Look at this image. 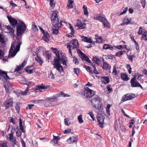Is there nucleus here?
<instances>
[{
  "mask_svg": "<svg viewBox=\"0 0 147 147\" xmlns=\"http://www.w3.org/2000/svg\"><path fill=\"white\" fill-rule=\"evenodd\" d=\"M49 100L51 101H58V98L55 97H54L49 98Z\"/></svg>",
  "mask_w": 147,
  "mask_h": 147,
  "instance_id": "46",
  "label": "nucleus"
},
{
  "mask_svg": "<svg viewBox=\"0 0 147 147\" xmlns=\"http://www.w3.org/2000/svg\"><path fill=\"white\" fill-rule=\"evenodd\" d=\"M88 114L90 115L92 119H95L94 117V114L92 112H90Z\"/></svg>",
  "mask_w": 147,
  "mask_h": 147,
  "instance_id": "64",
  "label": "nucleus"
},
{
  "mask_svg": "<svg viewBox=\"0 0 147 147\" xmlns=\"http://www.w3.org/2000/svg\"><path fill=\"white\" fill-rule=\"evenodd\" d=\"M127 8L126 7L124 9V10L121 13H120V15H122L125 14L127 11Z\"/></svg>",
  "mask_w": 147,
  "mask_h": 147,
  "instance_id": "60",
  "label": "nucleus"
},
{
  "mask_svg": "<svg viewBox=\"0 0 147 147\" xmlns=\"http://www.w3.org/2000/svg\"><path fill=\"white\" fill-rule=\"evenodd\" d=\"M84 67L91 74L92 73L91 72L92 69L91 67L85 65Z\"/></svg>",
  "mask_w": 147,
  "mask_h": 147,
  "instance_id": "36",
  "label": "nucleus"
},
{
  "mask_svg": "<svg viewBox=\"0 0 147 147\" xmlns=\"http://www.w3.org/2000/svg\"><path fill=\"white\" fill-rule=\"evenodd\" d=\"M19 126L21 131L23 133L25 132V130L24 129V126L22 125V120H20Z\"/></svg>",
  "mask_w": 147,
  "mask_h": 147,
  "instance_id": "26",
  "label": "nucleus"
},
{
  "mask_svg": "<svg viewBox=\"0 0 147 147\" xmlns=\"http://www.w3.org/2000/svg\"><path fill=\"white\" fill-rule=\"evenodd\" d=\"M79 43L78 40L76 39H73L71 41L69 44L67 45V47L69 48V53L71 55L70 57H72L71 50L74 49L75 48H77L78 47Z\"/></svg>",
  "mask_w": 147,
  "mask_h": 147,
  "instance_id": "5",
  "label": "nucleus"
},
{
  "mask_svg": "<svg viewBox=\"0 0 147 147\" xmlns=\"http://www.w3.org/2000/svg\"><path fill=\"white\" fill-rule=\"evenodd\" d=\"M110 67L109 66L108 63L105 62H103V66L102 67L103 69L107 70L108 69H109L110 68Z\"/></svg>",
  "mask_w": 147,
  "mask_h": 147,
  "instance_id": "22",
  "label": "nucleus"
},
{
  "mask_svg": "<svg viewBox=\"0 0 147 147\" xmlns=\"http://www.w3.org/2000/svg\"><path fill=\"white\" fill-rule=\"evenodd\" d=\"M60 139V138L59 136H53V138L51 142H53L55 144H57Z\"/></svg>",
  "mask_w": 147,
  "mask_h": 147,
  "instance_id": "21",
  "label": "nucleus"
},
{
  "mask_svg": "<svg viewBox=\"0 0 147 147\" xmlns=\"http://www.w3.org/2000/svg\"><path fill=\"white\" fill-rule=\"evenodd\" d=\"M61 96L63 97H68L69 96L67 94H65L61 91L59 93V95L58 96Z\"/></svg>",
  "mask_w": 147,
  "mask_h": 147,
  "instance_id": "45",
  "label": "nucleus"
},
{
  "mask_svg": "<svg viewBox=\"0 0 147 147\" xmlns=\"http://www.w3.org/2000/svg\"><path fill=\"white\" fill-rule=\"evenodd\" d=\"M0 42L2 43L3 44L5 43V41L4 39V36L3 35L1 34L0 33Z\"/></svg>",
  "mask_w": 147,
  "mask_h": 147,
  "instance_id": "39",
  "label": "nucleus"
},
{
  "mask_svg": "<svg viewBox=\"0 0 147 147\" xmlns=\"http://www.w3.org/2000/svg\"><path fill=\"white\" fill-rule=\"evenodd\" d=\"M95 20H98L100 21L103 22L106 19L104 17L100 15H97L96 17H94Z\"/></svg>",
  "mask_w": 147,
  "mask_h": 147,
  "instance_id": "19",
  "label": "nucleus"
},
{
  "mask_svg": "<svg viewBox=\"0 0 147 147\" xmlns=\"http://www.w3.org/2000/svg\"><path fill=\"white\" fill-rule=\"evenodd\" d=\"M12 141V145L13 146H14L16 144V139H13V140H11Z\"/></svg>",
  "mask_w": 147,
  "mask_h": 147,
  "instance_id": "58",
  "label": "nucleus"
},
{
  "mask_svg": "<svg viewBox=\"0 0 147 147\" xmlns=\"http://www.w3.org/2000/svg\"><path fill=\"white\" fill-rule=\"evenodd\" d=\"M127 68L128 70L129 74H131V68L129 64H128L127 65Z\"/></svg>",
  "mask_w": 147,
  "mask_h": 147,
  "instance_id": "48",
  "label": "nucleus"
},
{
  "mask_svg": "<svg viewBox=\"0 0 147 147\" xmlns=\"http://www.w3.org/2000/svg\"><path fill=\"white\" fill-rule=\"evenodd\" d=\"M73 61L74 63L75 64H78L79 63V61L78 59L76 57L74 56L73 57Z\"/></svg>",
  "mask_w": 147,
  "mask_h": 147,
  "instance_id": "44",
  "label": "nucleus"
},
{
  "mask_svg": "<svg viewBox=\"0 0 147 147\" xmlns=\"http://www.w3.org/2000/svg\"><path fill=\"white\" fill-rule=\"evenodd\" d=\"M103 23L105 27L109 28L110 27L109 24L106 20Z\"/></svg>",
  "mask_w": 147,
  "mask_h": 147,
  "instance_id": "38",
  "label": "nucleus"
},
{
  "mask_svg": "<svg viewBox=\"0 0 147 147\" xmlns=\"http://www.w3.org/2000/svg\"><path fill=\"white\" fill-rule=\"evenodd\" d=\"M102 41V39L100 37H99L97 38L96 41L97 42L100 43Z\"/></svg>",
  "mask_w": 147,
  "mask_h": 147,
  "instance_id": "59",
  "label": "nucleus"
},
{
  "mask_svg": "<svg viewBox=\"0 0 147 147\" xmlns=\"http://www.w3.org/2000/svg\"><path fill=\"white\" fill-rule=\"evenodd\" d=\"M84 94V96L87 98L91 97L94 95V91L87 87L85 88Z\"/></svg>",
  "mask_w": 147,
  "mask_h": 147,
  "instance_id": "7",
  "label": "nucleus"
},
{
  "mask_svg": "<svg viewBox=\"0 0 147 147\" xmlns=\"http://www.w3.org/2000/svg\"><path fill=\"white\" fill-rule=\"evenodd\" d=\"M32 30L35 32L38 31V30L37 26L36 25H35V24L33 25L32 26Z\"/></svg>",
  "mask_w": 147,
  "mask_h": 147,
  "instance_id": "49",
  "label": "nucleus"
},
{
  "mask_svg": "<svg viewBox=\"0 0 147 147\" xmlns=\"http://www.w3.org/2000/svg\"><path fill=\"white\" fill-rule=\"evenodd\" d=\"M98 122V125L101 128L104 127V120H97Z\"/></svg>",
  "mask_w": 147,
  "mask_h": 147,
  "instance_id": "27",
  "label": "nucleus"
},
{
  "mask_svg": "<svg viewBox=\"0 0 147 147\" xmlns=\"http://www.w3.org/2000/svg\"><path fill=\"white\" fill-rule=\"evenodd\" d=\"M7 18L10 24L13 26L14 27V28H15V26L17 25V24L18 23V21L15 18L11 16H7Z\"/></svg>",
  "mask_w": 147,
  "mask_h": 147,
  "instance_id": "9",
  "label": "nucleus"
},
{
  "mask_svg": "<svg viewBox=\"0 0 147 147\" xmlns=\"http://www.w3.org/2000/svg\"><path fill=\"white\" fill-rule=\"evenodd\" d=\"M135 97V95L133 94H127L125 95L124 96L122 97V100L123 101L130 100L134 98Z\"/></svg>",
  "mask_w": 147,
  "mask_h": 147,
  "instance_id": "12",
  "label": "nucleus"
},
{
  "mask_svg": "<svg viewBox=\"0 0 147 147\" xmlns=\"http://www.w3.org/2000/svg\"><path fill=\"white\" fill-rule=\"evenodd\" d=\"M73 1L72 0L68 1L67 7L68 8L71 9L73 8Z\"/></svg>",
  "mask_w": 147,
  "mask_h": 147,
  "instance_id": "25",
  "label": "nucleus"
},
{
  "mask_svg": "<svg viewBox=\"0 0 147 147\" xmlns=\"http://www.w3.org/2000/svg\"><path fill=\"white\" fill-rule=\"evenodd\" d=\"M17 35L19 36H20L26 30V26L24 24L23 22L19 23L17 27Z\"/></svg>",
  "mask_w": 147,
  "mask_h": 147,
  "instance_id": "6",
  "label": "nucleus"
},
{
  "mask_svg": "<svg viewBox=\"0 0 147 147\" xmlns=\"http://www.w3.org/2000/svg\"><path fill=\"white\" fill-rule=\"evenodd\" d=\"M82 40L85 41V42L89 43H91L92 42L91 41L92 40L90 38H88L87 37L84 36H82Z\"/></svg>",
  "mask_w": 147,
  "mask_h": 147,
  "instance_id": "24",
  "label": "nucleus"
},
{
  "mask_svg": "<svg viewBox=\"0 0 147 147\" xmlns=\"http://www.w3.org/2000/svg\"><path fill=\"white\" fill-rule=\"evenodd\" d=\"M21 42L15 41L11 45L8 56V58H12L14 57L19 51Z\"/></svg>",
  "mask_w": 147,
  "mask_h": 147,
  "instance_id": "3",
  "label": "nucleus"
},
{
  "mask_svg": "<svg viewBox=\"0 0 147 147\" xmlns=\"http://www.w3.org/2000/svg\"><path fill=\"white\" fill-rule=\"evenodd\" d=\"M82 60H85L89 63H91V61L89 59L88 57L85 56L84 57L83 59Z\"/></svg>",
  "mask_w": 147,
  "mask_h": 147,
  "instance_id": "47",
  "label": "nucleus"
},
{
  "mask_svg": "<svg viewBox=\"0 0 147 147\" xmlns=\"http://www.w3.org/2000/svg\"><path fill=\"white\" fill-rule=\"evenodd\" d=\"M119 73V71L117 70L116 69V65H115L113 67V70L112 74L114 75H116Z\"/></svg>",
  "mask_w": 147,
  "mask_h": 147,
  "instance_id": "31",
  "label": "nucleus"
},
{
  "mask_svg": "<svg viewBox=\"0 0 147 147\" xmlns=\"http://www.w3.org/2000/svg\"><path fill=\"white\" fill-rule=\"evenodd\" d=\"M13 103V100L11 98L7 99L3 103V106L7 109L11 107Z\"/></svg>",
  "mask_w": 147,
  "mask_h": 147,
  "instance_id": "10",
  "label": "nucleus"
},
{
  "mask_svg": "<svg viewBox=\"0 0 147 147\" xmlns=\"http://www.w3.org/2000/svg\"><path fill=\"white\" fill-rule=\"evenodd\" d=\"M0 75L3 77L5 79H9L8 76L7 75V72L0 69Z\"/></svg>",
  "mask_w": 147,
  "mask_h": 147,
  "instance_id": "17",
  "label": "nucleus"
},
{
  "mask_svg": "<svg viewBox=\"0 0 147 147\" xmlns=\"http://www.w3.org/2000/svg\"><path fill=\"white\" fill-rule=\"evenodd\" d=\"M0 147H8L7 142H0Z\"/></svg>",
  "mask_w": 147,
  "mask_h": 147,
  "instance_id": "37",
  "label": "nucleus"
},
{
  "mask_svg": "<svg viewBox=\"0 0 147 147\" xmlns=\"http://www.w3.org/2000/svg\"><path fill=\"white\" fill-rule=\"evenodd\" d=\"M71 129L67 128V129L65 130L63 132V133L65 134H69L71 133Z\"/></svg>",
  "mask_w": 147,
  "mask_h": 147,
  "instance_id": "52",
  "label": "nucleus"
},
{
  "mask_svg": "<svg viewBox=\"0 0 147 147\" xmlns=\"http://www.w3.org/2000/svg\"><path fill=\"white\" fill-rule=\"evenodd\" d=\"M15 109L17 110L18 112H19L20 109V106L18 104H16L15 107Z\"/></svg>",
  "mask_w": 147,
  "mask_h": 147,
  "instance_id": "55",
  "label": "nucleus"
},
{
  "mask_svg": "<svg viewBox=\"0 0 147 147\" xmlns=\"http://www.w3.org/2000/svg\"><path fill=\"white\" fill-rule=\"evenodd\" d=\"M74 73L78 76L80 72L79 69L78 68H74Z\"/></svg>",
  "mask_w": 147,
  "mask_h": 147,
  "instance_id": "43",
  "label": "nucleus"
},
{
  "mask_svg": "<svg viewBox=\"0 0 147 147\" xmlns=\"http://www.w3.org/2000/svg\"><path fill=\"white\" fill-rule=\"evenodd\" d=\"M7 30L9 31L10 33H12L13 35V37L15 36V35L14 34V30L13 28L11 27V26L8 25L6 26Z\"/></svg>",
  "mask_w": 147,
  "mask_h": 147,
  "instance_id": "20",
  "label": "nucleus"
},
{
  "mask_svg": "<svg viewBox=\"0 0 147 147\" xmlns=\"http://www.w3.org/2000/svg\"><path fill=\"white\" fill-rule=\"evenodd\" d=\"M141 39V40H144L145 41L147 40V31L145 32L144 33H143Z\"/></svg>",
  "mask_w": 147,
  "mask_h": 147,
  "instance_id": "29",
  "label": "nucleus"
},
{
  "mask_svg": "<svg viewBox=\"0 0 147 147\" xmlns=\"http://www.w3.org/2000/svg\"><path fill=\"white\" fill-rule=\"evenodd\" d=\"M49 78H50L51 79H55L54 75L53 74V73L52 71H51L50 74L49 75Z\"/></svg>",
  "mask_w": 147,
  "mask_h": 147,
  "instance_id": "50",
  "label": "nucleus"
},
{
  "mask_svg": "<svg viewBox=\"0 0 147 147\" xmlns=\"http://www.w3.org/2000/svg\"><path fill=\"white\" fill-rule=\"evenodd\" d=\"M45 86H37L35 87V89L36 90H40L41 89H46Z\"/></svg>",
  "mask_w": 147,
  "mask_h": 147,
  "instance_id": "35",
  "label": "nucleus"
},
{
  "mask_svg": "<svg viewBox=\"0 0 147 147\" xmlns=\"http://www.w3.org/2000/svg\"><path fill=\"white\" fill-rule=\"evenodd\" d=\"M31 67V66H28L27 68L25 69V70L26 72L28 73L29 74H32L33 73V71L34 69H29L30 67Z\"/></svg>",
  "mask_w": 147,
  "mask_h": 147,
  "instance_id": "33",
  "label": "nucleus"
},
{
  "mask_svg": "<svg viewBox=\"0 0 147 147\" xmlns=\"http://www.w3.org/2000/svg\"><path fill=\"white\" fill-rule=\"evenodd\" d=\"M125 52V51H122L120 52H119L116 53V55L117 56L120 57L121 55H122L123 53H124Z\"/></svg>",
  "mask_w": 147,
  "mask_h": 147,
  "instance_id": "54",
  "label": "nucleus"
},
{
  "mask_svg": "<svg viewBox=\"0 0 147 147\" xmlns=\"http://www.w3.org/2000/svg\"><path fill=\"white\" fill-rule=\"evenodd\" d=\"M26 63V61L25 60L23 61V62L22 63V64L20 65V66L22 67L23 68L24 66L25 65V64Z\"/></svg>",
  "mask_w": 147,
  "mask_h": 147,
  "instance_id": "62",
  "label": "nucleus"
},
{
  "mask_svg": "<svg viewBox=\"0 0 147 147\" xmlns=\"http://www.w3.org/2000/svg\"><path fill=\"white\" fill-rule=\"evenodd\" d=\"M101 82L104 84H107L109 82V78L106 76H103L101 77Z\"/></svg>",
  "mask_w": 147,
  "mask_h": 147,
  "instance_id": "15",
  "label": "nucleus"
},
{
  "mask_svg": "<svg viewBox=\"0 0 147 147\" xmlns=\"http://www.w3.org/2000/svg\"><path fill=\"white\" fill-rule=\"evenodd\" d=\"M4 87L5 88L6 92L8 93H9L12 90V84L7 80L4 83Z\"/></svg>",
  "mask_w": 147,
  "mask_h": 147,
  "instance_id": "8",
  "label": "nucleus"
},
{
  "mask_svg": "<svg viewBox=\"0 0 147 147\" xmlns=\"http://www.w3.org/2000/svg\"><path fill=\"white\" fill-rule=\"evenodd\" d=\"M121 78L123 81H127L129 80L127 75L125 74H122L121 75Z\"/></svg>",
  "mask_w": 147,
  "mask_h": 147,
  "instance_id": "23",
  "label": "nucleus"
},
{
  "mask_svg": "<svg viewBox=\"0 0 147 147\" xmlns=\"http://www.w3.org/2000/svg\"><path fill=\"white\" fill-rule=\"evenodd\" d=\"M22 68L20 66V65L17 66L16 67V68L13 71H11V73H14L16 71H18L21 70Z\"/></svg>",
  "mask_w": 147,
  "mask_h": 147,
  "instance_id": "34",
  "label": "nucleus"
},
{
  "mask_svg": "<svg viewBox=\"0 0 147 147\" xmlns=\"http://www.w3.org/2000/svg\"><path fill=\"white\" fill-rule=\"evenodd\" d=\"M130 19L129 18H125L123 20L124 24H125V25H127L130 22Z\"/></svg>",
  "mask_w": 147,
  "mask_h": 147,
  "instance_id": "40",
  "label": "nucleus"
},
{
  "mask_svg": "<svg viewBox=\"0 0 147 147\" xmlns=\"http://www.w3.org/2000/svg\"><path fill=\"white\" fill-rule=\"evenodd\" d=\"M103 48L105 49H109L111 51H113V47L112 46L110 45L105 44L103 47Z\"/></svg>",
  "mask_w": 147,
  "mask_h": 147,
  "instance_id": "18",
  "label": "nucleus"
},
{
  "mask_svg": "<svg viewBox=\"0 0 147 147\" xmlns=\"http://www.w3.org/2000/svg\"><path fill=\"white\" fill-rule=\"evenodd\" d=\"M76 26L78 27V28L80 29H84L86 28V24L82 23L80 20L79 19L78 20Z\"/></svg>",
  "mask_w": 147,
  "mask_h": 147,
  "instance_id": "13",
  "label": "nucleus"
},
{
  "mask_svg": "<svg viewBox=\"0 0 147 147\" xmlns=\"http://www.w3.org/2000/svg\"><path fill=\"white\" fill-rule=\"evenodd\" d=\"M101 101L100 97L96 95H95L91 100L92 105L96 109L99 110L102 108V104L101 103Z\"/></svg>",
  "mask_w": 147,
  "mask_h": 147,
  "instance_id": "4",
  "label": "nucleus"
},
{
  "mask_svg": "<svg viewBox=\"0 0 147 147\" xmlns=\"http://www.w3.org/2000/svg\"><path fill=\"white\" fill-rule=\"evenodd\" d=\"M51 49L54 50V52L55 55V57L54 59L55 63L53 64L54 65V67L56 68L59 72H61L63 71V69L61 63L67 66L66 63L67 59L65 56H63L62 58H60L58 51L53 48H51Z\"/></svg>",
  "mask_w": 147,
  "mask_h": 147,
  "instance_id": "1",
  "label": "nucleus"
},
{
  "mask_svg": "<svg viewBox=\"0 0 147 147\" xmlns=\"http://www.w3.org/2000/svg\"><path fill=\"white\" fill-rule=\"evenodd\" d=\"M134 57H135L134 55H130L128 56V58L130 61L132 62L133 60V58Z\"/></svg>",
  "mask_w": 147,
  "mask_h": 147,
  "instance_id": "51",
  "label": "nucleus"
},
{
  "mask_svg": "<svg viewBox=\"0 0 147 147\" xmlns=\"http://www.w3.org/2000/svg\"><path fill=\"white\" fill-rule=\"evenodd\" d=\"M22 134V132L20 131H16V136L18 137L20 136H21Z\"/></svg>",
  "mask_w": 147,
  "mask_h": 147,
  "instance_id": "61",
  "label": "nucleus"
},
{
  "mask_svg": "<svg viewBox=\"0 0 147 147\" xmlns=\"http://www.w3.org/2000/svg\"><path fill=\"white\" fill-rule=\"evenodd\" d=\"M44 35L43 36V39L46 42H47L49 41L50 36L49 34L47 32H45L43 33Z\"/></svg>",
  "mask_w": 147,
  "mask_h": 147,
  "instance_id": "16",
  "label": "nucleus"
},
{
  "mask_svg": "<svg viewBox=\"0 0 147 147\" xmlns=\"http://www.w3.org/2000/svg\"><path fill=\"white\" fill-rule=\"evenodd\" d=\"M93 59V61L96 62V63L98 65V62H100V60L98 58H97L96 57H94Z\"/></svg>",
  "mask_w": 147,
  "mask_h": 147,
  "instance_id": "42",
  "label": "nucleus"
},
{
  "mask_svg": "<svg viewBox=\"0 0 147 147\" xmlns=\"http://www.w3.org/2000/svg\"><path fill=\"white\" fill-rule=\"evenodd\" d=\"M79 55L80 56V57L82 59L86 56L85 55L82 53L80 54V55Z\"/></svg>",
  "mask_w": 147,
  "mask_h": 147,
  "instance_id": "63",
  "label": "nucleus"
},
{
  "mask_svg": "<svg viewBox=\"0 0 147 147\" xmlns=\"http://www.w3.org/2000/svg\"><path fill=\"white\" fill-rule=\"evenodd\" d=\"M35 59L41 65L43 63L42 60L40 57H38V55H37V57L35 58Z\"/></svg>",
  "mask_w": 147,
  "mask_h": 147,
  "instance_id": "30",
  "label": "nucleus"
},
{
  "mask_svg": "<svg viewBox=\"0 0 147 147\" xmlns=\"http://www.w3.org/2000/svg\"><path fill=\"white\" fill-rule=\"evenodd\" d=\"M134 120H131V121H130L129 123V128H131L132 126V125L134 123Z\"/></svg>",
  "mask_w": 147,
  "mask_h": 147,
  "instance_id": "57",
  "label": "nucleus"
},
{
  "mask_svg": "<svg viewBox=\"0 0 147 147\" xmlns=\"http://www.w3.org/2000/svg\"><path fill=\"white\" fill-rule=\"evenodd\" d=\"M57 11H54L52 13L51 18V20L52 24L55 27L54 28H53V34H57L59 33V21Z\"/></svg>",
  "mask_w": 147,
  "mask_h": 147,
  "instance_id": "2",
  "label": "nucleus"
},
{
  "mask_svg": "<svg viewBox=\"0 0 147 147\" xmlns=\"http://www.w3.org/2000/svg\"><path fill=\"white\" fill-rule=\"evenodd\" d=\"M29 90V87H27L26 89V90L23 92H21V94L22 95H25L26 94L28 91Z\"/></svg>",
  "mask_w": 147,
  "mask_h": 147,
  "instance_id": "41",
  "label": "nucleus"
},
{
  "mask_svg": "<svg viewBox=\"0 0 147 147\" xmlns=\"http://www.w3.org/2000/svg\"><path fill=\"white\" fill-rule=\"evenodd\" d=\"M147 32L145 30L143 29L142 27H140L139 30L138 32V34H143V33H144L145 32Z\"/></svg>",
  "mask_w": 147,
  "mask_h": 147,
  "instance_id": "28",
  "label": "nucleus"
},
{
  "mask_svg": "<svg viewBox=\"0 0 147 147\" xmlns=\"http://www.w3.org/2000/svg\"><path fill=\"white\" fill-rule=\"evenodd\" d=\"M65 125L69 126L70 125L71 123L69 120H64Z\"/></svg>",
  "mask_w": 147,
  "mask_h": 147,
  "instance_id": "56",
  "label": "nucleus"
},
{
  "mask_svg": "<svg viewBox=\"0 0 147 147\" xmlns=\"http://www.w3.org/2000/svg\"><path fill=\"white\" fill-rule=\"evenodd\" d=\"M13 132H11V133L9 134V139L10 141H11V140H13Z\"/></svg>",
  "mask_w": 147,
  "mask_h": 147,
  "instance_id": "53",
  "label": "nucleus"
},
{
  "mask_svg": "<svg viewBox=\"0 0 147 147\" xmlns=\"http://www.w3.org/2000/svg\"><path fill=\"white\" fill-rule=\"evenodd\" d=\"M77 141V137L74 136L70 137L67 140L68 143L69 144H73L74 143L76 142Z\"/></svg>",
  "mask_w": 147,
  "mask_h": 147,
  "instance_id": "14",
  "label": "nucleus"
},
{
  "mask_svg": "<svg viewBox=\"0 0 147 147\" xmlns=\"http://www.w3.org/2000/svg\"><path fill=\"white\" fill-rule=\"evenodd\" d=\"M131 86L132 87H140L142 88H143L142 87L140 84L139 83L136 81V78H134L131 79L130 81Z\"/></svg>",
  "mask_w": 147,
  "mask_h": 147,
  "instance_id": "11",
  "label": "nucleus"
},
{
  "mask_svg": "<svg viewBox=\"0 0 147 147\" xmlns=\"http://www.w3.org/2000/svg\"><path fill=\"white\" fill-rule=\"evenodd\" d=\"M83 8L84 14L86 15H88V11L87 7V6L86 5H83Z\"/></svg>",
  "mask_w": 147,
  "mask_h": 147,
  "instance_id": "32",
  "label": "nucleus"
}]
</instances>
